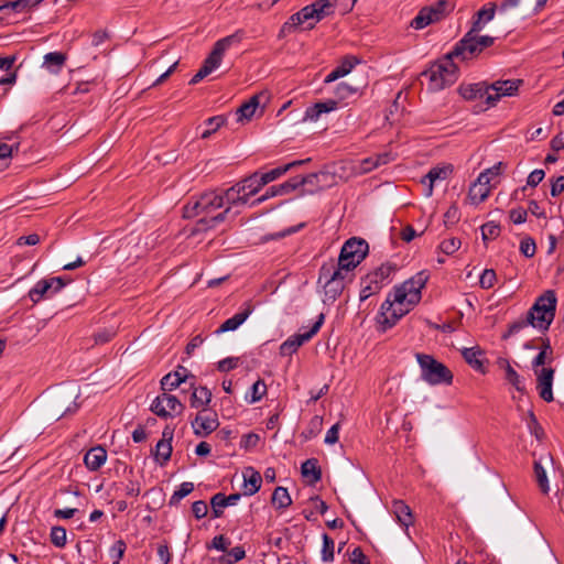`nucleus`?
I'll list each match as a JSON object with an SVG mask.
<instances>
[{
	"instance_id": "e2e57ef3",
	"label": "nucleus",
	"mask_w": 564,
	"mask_h": 564,
	"mask_svg": "<svg viewBox=\"0 0 564 564\" xmlns=\"http://www.w3.org/2000/svg\"><path fill=\"white\" fill-rule=\"evenodd\" d=\"M460 218V212L456 205H452L444 214V224L449 227L458 223Z\"/></svg>"
},
{
	"instance_id": "680f3d73",
	"label": "nucleus",
	"mask_w": 564,
	"mask_h": 564,
	"mask_svg": "<svg viewBox=\"0 0 564 564\" xmlns=\"http://www.w3.org/2000/svg\"><path fill=\"white\" fill-rule=\"evenodd\" d=\"M359 63L356 56L347 55L343 58L340 65L337 66L343 76L348 75L351 69Z\"/></svg>"
},
{
	"instance_id": "603ef678",
	"label": "nucleus",
	"mask_w": 564,
	"mask_h": 564,
	"mask_svg": "<svg viewBox=\"0 0 564 564\" xmlns=\"http://www.w3.org/2000/svg\"><path fill=\"white\" fill-rule=\"evenodd\" d=\"M462 246V241L460 239L456 238V237H452V238H448V239H444L441 243H440V250L447 254V256H451L453 253H455Z\"/></svg>"
},
{
	"instance_id": "c03bdc74",
	"label": "nucleus",
	"mask_w": 564,
	"mask_h": 564,
	"mask_svg": "<svg viewBox=\"0 0 564 564\" xmlns=\"http://www.w3.org/2000/svg\"><path fill=\"white\" fill-rule=\"evenodd\" d=\"M361 291H360V301H366L368 297H370L372 294H376L379 292L381 286L376 282L372 281V279H369V276H366L361 282Z\"/></svg>"
},
{
	"instance_id": "412c9836",
	"label": "nucleus",
	"mask_w": 564,
	"mask_h": 564,
	"mask_svg": "<svg viewBox=\"0 0 564 564\" xmlns=\"http://www.w3.org/2000/svg\"><path fill=\"white\" fill-rule=\"evenodd\" d=\"M334 180V176L328 172L312 173L303 177H299V185L306 186L307 193H315L316 191L328 187Z\"/></svg>"
},
{
	"instance_id": "6ab92c4d",
	"label": "nucleus",
	"mask_w": 564,
	"mask_h": 564,
	"mask_svg": "<svg viewBox=\"0 0 564 564\" xmlns=\"http://www.w3.org/2000/svg\"><path fill=\"white\" fill-rule=\"evenodd\" d=\"M412 307L413 306H408V304H397L394 297L391 299V295H389L381 305V314L384 317L383 324L388 325V327H392L402 316L408 314Z\"/></svg>"
},
{
	"instance_id": "f8f14e48",
	"label": "nucleus",
	"mask_w": 564,
	"mask_h": 564,
	"mask_svg": "<svg viewBox=\"0 0 564 564\" xmlns=\"http://www.w3.org/2000/svg\"><path fill=\"white\" fill-rule=\"evenodd\" d=\"M184 405L175 395L163 392L151 404V411L160 417H172L183 412Z\"/></svg>"
},
{
	"instance_id": "6e6552de",
	"label": "nucleus",
	"mask_w": 564,
	"mask_h": 564,
	"mask_svg": "<svg viewBox=\"0 0 564 564\" xmlns=\"http://www.w3.org/2000/svg\"><path fill=\"white\" fill-rule=\"evenodd\" d=\"M241 40V35L239 33H235L228 35L224 39L218 40L208 57L205 59L203 66L198 69V72L192 77L189 80L191 85H195L200 82L203 78L208 76L213 70H215L221 63L224 53L235 43H239Z\"/></svg>"
},
{
	"instance_id": "7c9ffc66",
	"label": "nucleus",
	"mask_w": 564,
	"mask_h": 564,
	"mask_svg": "<svg viewBox=\"0 0 564 564\" xmlns=\"http://www.w3.org/2000/svg\"><path fill=\"white\" fill-rule=\"evenodd\" d=\"M496 9H497V7L492 2L486 4L484 8H481L476 13V20L474 21L473 26H471L473 32H480L484 29V26L486 25V23L491 21L495 17Z\"/></svg>"
},
{
	"instance_id": "bf43d9fd",
	"label": "nucleus",
	"mask_w": 564,
	"mask_h": 564,
	"mask_svg": "<svg viewBox=\"0 0 564 564\" xmlns=\"http://www.w3.org/2000/svg\"><path fill=\"white\" fill-rule=\"evenodd\" d=\"M267 393V386L264 381L258 380L251 387L250 403L258 402Z\"/></svg>"
},
{
	"instance_id": "1a4fd4ad",
	"label": "nucleus",
	"mask_w": 564,
	"mask_h": 564,
	"mask_svg": "<svg viewBox=\"0 0 564 564\" xmlns=\"http://www.w3.org/2000/svg\"><path fill=\"white\" fill-rule=\"evenodd\" d=\"M346 272L334 262L324 263L319 269L318 283L324 282V302H334L345 288Z\"/></svg>"
},
{
	"instance_id": "c756f323",
	"label": "nucleus",
	"mask_w": 564,
	"mask_h": 564,
	"mask_svg": "<svg viewBox=\"0 0 564 564\" xmlns=\"http://www.w3.org/2000/svg\"><path fill=\"white\" fill-rule=\"evenodd\" d=\"M66 55L62 52H50L43 57V67L51 74H58L64 67Z\"/></svg>"
},
{
	"instance_id": "3c124183",
	"label": "nucleus",
	"mask_w": 564,
	"mask_h": 564,
	"mask_svg": "<svg viewBox=\"0 0 564 564\" xmlns=\"http://www.w3.org/2000/svg\"><path fill=\"white\" fill-rule=\"evenodd\" d=\"M322 538H323L322 560L324 562H333L334 561L335 542L326 533H324Z\"/></svg>"
},
{
	"instance_id": "e433bc0d",
	"label": "nucleus",
	"mask_w": 564,
	"mask_h": 564,
	"mask_svg": "<svg viewBox=\"0 0 564 564\" xmlns=\"http://www.w3.org/2000/svg\"><path fill=\"white\" fill-rule=\"evenodd\" d=\"M212 401V392L206 387L197 388L193 391L191 397V406L192 408H203L205 409Z\"/></svg>"
},
{
	"instance_id": "f3484780",
	"label": "nucleus",
	"mask_w": 564,
	"mask_h": 564,
	"mask_svg": "<svg viewBox=\"0 0 564 564\" xmlns=\"http://www.w3.org/2000/svg\"><path fill=\"white\" fill-rule=\"evenodd\" d=\"M521 83L522 80L520 79L497 80L492 83L488 86V88H490L487 95L488 107L496 106L501 97L513 96L518 91Z\"/></svg>"
},
{
	"instance_id": "0e129e2a",
	"label": "nucleus",
	"mask_w": 564,
	"mask_h": 564,
	"mask_svg": "<svg viewBox=\"0 0 564 564\" xmlns=\"http://www.w3.org/2000/svg\"><path fill=\"white\" fill-rule=\"evenodd\" d=\"M357 0H333L330 1L332 4V11L334 12V9H337L340 14H346L349 12Z\"/></svg>"
},
{
	"instance_id": "b1692460",
	"label": "nucleus",
	"mask_w": 564,
	"mask_h": 564,
	"mask_svg": "<svg viewBox=\"0 0 564 564\" xmlns=\"http://www.w3.org/2000/svg\"><path fill=\"white\" fill-rule=\"evenodd\" d=\"M462 356L464 357L465 361L476 371H479L481 373L486 372L485 368V352L480 347L475 346L470 348H463L462 349Z\"/></svg>"
},
{
	"instance_id": "423d86ee",
	"label": "nucleus",
	"mask_w": 564,
	"mask_h": 564,
	"mask_svg": "<svg viewBox=\"0 0 564 564\" xmlns=\"http://www.w3.org/2000/svg\"><path fill=\"white\" fill-rule=\"evenodd\" d=\"M422 76L429 79L430 90L438 91L453 85L457 80V66L447 54L443 61L423 72Z\"/></svg>"
},
{
	"instance_id": "c85d7f7f",
	"label": "nucleus",
	"mask_w": 564,
	"mask_h": 564,
	"mask_svg": "<svg viewBox=\"0 0 564 564\" xmlns=\"http://www.w3.org/2000/svg\"><path fill=\"white\" fill-rule=\"evenodd\" d=\"M84 462L88 469L97 470L106 462V449L101 445L90 448L86 453Z\"/></svg>"
},
{
	"instance_id": "aec40b11",
	"label": "nucleus",
	"mask_w": 564,
	"mask_h": 564,
	"mask_svg": "<svg viewBox=\"0 0 564 564\" xmlns=\"http://www.w3.org/2000/svg\"><path fill=\"white\" fill-rule=\"evenodd\" d=\"M219 426L217 415L207 414L206 409L200 411L192 422L194 434L200 437L207 436Z\"/></svg>"
},
{
	"instance_id": "9b49d317",
	"label": "nucleus",
	"mask_w": 564,
	"mask_h": 564,
	"mask_svg": "<svg viewBox=\"0 0 564 564\" xmlns=\"http://www.w3.org/2000/svg\"><path fill=\"white\" fill-rule=\"evenodd\" d=\"M368 243L364 239L350 238L341 247L336 267L346 273L355 269L367 256Z\"/></svg>"
},
{
	"instance_id": "09e8293b",
	"label": "nucleus",
	"mask_w": 564,
	"mask_h": 564,
	"mask_svg": "<svg viewBox=\"0 0 564 564\" xmlns=\"http://www.w3.org/2000/svg\"><path fill=\"white\" fill-rule=\"evenodd\" d=\"M185 382V377H177L176 375L167 373L161 380V388L163 392L172 391Z\"/></svg>"
},
{
	"instance_id": "79ce46f5",
	"label": "nucleus",
	"mask_w": 564,
	"mask_h": 564,
	"mask_svg": "<svg viewBox=\"0 0 564 564\" xmlns=\"http://www.w3.org/2000/svg\"><path fill=\"white\" fill-rule=\"evenodd\" d=\"M226 123V118L224 116H215L208 118L205 121L206 129L202 132V139H208L213 133H215L220 127Z\"/></svg>"
},
{
	"instance_id": "5701e85b",
	"label": "nucleus",
	"mask_w": 564,
	"mask_h": 564,
	"mask_svg": "<svg viewBox=\"0 0 564 564\" xmlns=\"http://www.w3.org/2000/svg\"><path fill=\"white\" fill-rule=\"evenodd\" d=\"M173 438V430L166 426L162 432V440L158 442L155 446L154 456L156 462L164 465L171 457Z\"/></svg>"
},
{
	"instance_id": "20e7f679",
	"label": "nucleus",
	"mask_w": 564,
	"mask_h": 564,
	"mask_svg": "<svg viewBox=\"0 0 564 564\" xmlns=\"http://www.w3.org/2000/svg\"><path fill=\"white\" fill-rule=\"evenodd\" d=\"M221 207H224L221 193L212 191L191 199L183 208V216L185 218H210L216 216L215 213Z\"/></svg>"
},
{
	"instance_id": "8fccbe9b",
	"label": "nucleus",
	"mask_w": 564,
	"mask_h": 564,
	"mask_svg": "<svg viewBox=\"0 0 564 564\" xmlns=\"http://www.w3.org/2000/svg\"><path fill=\"white\" fill-rule=\"evenodd\" d=\"M212 512L214 518H220L224 513V508L228 507L225 501V495L218 492L210 499Z\"/></svg>"
},
{
	"instance_id": "39448f33",
	"label": "nucleus",
	"mask_w": 564,
	"mask_h": 564,
	"mask_svg": "<svg viewBox=\"0 0 564 564\" xmlns=\"http://www.w3.org/2000/svg\"><path fill=\"white\" fill-rule=\"evenodd\" d=\"M479 32H473L470 29L465 36L455 45L448 57L471 59L478 56L485 48L491 46L495 39L488 35H478Z\"/></svg>"
},
{
	"instance_id": "9d476101",
	"label": "nucleus",
	"mask_w": 564,
	"mask_h": 564,
	"mask_svg": "<svg viewBox=\"0 0 564 564\" xmlns=\"http://www.w3.org/2000/svg\"><path fill=\"white\" fill-rule=\"evenodd\" d=\"M429 280L426 271H420L394 290V301L399 305H416L421 300V291Z\"/></svg>"
},
{
	"instance_id": "bb28decb",
	"label": "nucleus",
	"mask_w": 564,
	"mask_h": 564,
	"mask_svg": "<svg viewBox=\"0 0 564 564\" xmlns=\"http://www.w3.org/2000/svg\"><path fill=\"white\" fill-rule=\"evenodd\" d=\"M489 90L490 88L485 83L460 85L458 88L460 96L466 100L476 98H485L487 100Z\"/></svg>"
},
{
	"instance_id": "a211bd4d",
	"label": "nucleus",
	"mask_w": 564,
	"mask_h": 564,
	"mask_svg": "<svg viewBox=\"0 0 564 564\" xmlns=\"http://www.w3.org/2000/svg\"><path fill=\"white\" fill-rule=\"evenodd\" d=\"M536 377V391L539 397L545 402H552L553 395V380L555 370L552 367H542L541 370L534 372Z\"/></svg>"
},
{
	"instance_id": "5fc2aeb1",
	"label": "nucleus",
	"mask_w": 564,
	"mask_h": 564,
	"mask_svg": "<svg viewBox=\"0 0 564 564\" xmlns=\"http://www.w3.org/2000/svg\"><path fill=\"white\" fill-rule=\"evenodd\" d=\"M43 0H17L3 4L6 8H11L15 11H24L36 7Z\"/></svg>"
},
{
	"instance_id": "c9c22d12",
	"label": "nucleus",
	"mask_w": 564,
	"mask_h": 564,
	"mask_svg": "<svg viewBox=\"0 0 564 564\" xmlns=\"http://www.w3.org/2000/svg\"><path fill=\"white\" fill-rule=\"evenodd\" d=\"M500 367L505 369L506 372V380L512 384L519 392H523L525 390V387L523 384V380L520 378L518 372L512 368V366L509 364L506 359L499 360Z\"/></svg>"
},
{
	"instance_id": "f704fd0d",
	"label": "nucleus",
	"mask_w": 564,
	"mask_h": 564,
	"mask_svg": "<svg viewBox=\"0 0 564 564\" xmlns=\"http://www.w3.org/2000/svg\"><path fill=\"white\" fill-rule=\"evenodd\" d=\"M393 513L397 517L399 523L405 528H409L413 523V516L411 509L403 501L398 500L393 502Z\"/></svg>"
},
{
	"instance_id": "72a5a7b5",
	"label": "nucleus",
	"mask_w": 564,
	"mask_h": 564,
	"mask_svg": "<svg viewBox=\"0 0 564 564\" xmlns=\"http://www.w3.org/2000/svg\"><path fill=\"white\" fill-rule=\"evenodd\" d=\"M240 187V192L248 196V198L254 194H257L263 185H260L259 173L256 172L252 175L243 178L242 181L236 184Z\"/></svg>"
},
{
	"instance_id": "2f4dec72",
	"label": "nucleus",
	"mask_w": 564,
	"mask_h": 564,
	"mask_svg": "<svg viewBox=\"0 0 564 564\" xmlns=\"http://www.w3.org/2000/svg\"><path fill=\"white\" fill-rule=\"evenodd\" d=\"M305 162H306L305 160L293 161V162L288 163V164H285L283 166H279V167H275V169H273V170H271L269 172L259 174L260 185L264 186L268 183L273 182L274 180H276L280 176H282L283 174H285L288 171H290L292 167L301 165V164H303Z\"/></svg>"
},
{
	"instance_id": "f257e3e1",
	"label": "nucleus",
	"mask_w": 564,
	"mask_h": 564,
	"mask_svg": "<svg viewBox=\"0 0 564 564\" xmlns=\"http://www.w3.org/2000/svg\"><path fill=\"white\" fill-rule=\"evenodd\" d=\"M79 388L76 384L61 386L54 389L46 403V415L51 420H58L77 410L76 400L79 398Z\"/></svg>"
},
{
	"instance_id": "7ed1b4c3",
	"label": "nucleus",
	"mask_w": 564,
	"mask_h": 564,
	"mask_svg": "<svg viewBox=\"0 0 564 564\" xmlns=\"http://www.w3.org/2000/svg\"><path fill=\"white\" fill-rule=\"evenodd\" d=\"M236 184L230 188L226 189L221 193V198L224 202L225 209L218 213L216 216L210 218H199L194 228L193 234H198L203 231H207L209 229L215 228L218 224L223 223L226 216L230 213L234 206L245 205L248 202V196L240 192Z\"/></svg>"
},
{
	"instance_id": "13d9d810",
	"label": "nucleus",
	"mask_w": 564,
	"mask_h": 564,
	"mask_svg": "<svg viewBox=\"0 0 564 564\" xmlns=\"http://www.w3.org/2000/svg\"><path fill=\"white\" fill-rule=\"evenodd\" d=\"M497 281V274L492 269H485L479 279V285L482 289H490Z\"/></svg>"
},
{
	"instance_id": "2eb2a0df",
	"label": "nucleus",
	"mask_w": 564,
	"mask_h": 564,
	"mask_svg": "<svg viewBox=\"0 0 564 564\" xmlns=\"http://www.w3.org/2000/svg\"><path fill=\"white\" fill-rule=\"evenodd\" d=\"M447 2L437 1L435 4L422 8L416 17L411 21V26L415 30H422L427 25L440 21L444 17Z\"/></svg>"
},
{
	"instance_id": "ea45409f",
	"label": "nucleus",
	"mask_w": 564,
	"mask_h": 564,
	"mask_svg": "<svg viewBox=\"0 0 564 564\" xmlns=\"http://www.w3.org/2000/svg\"><path fill=\"white\" fill-rule=\"evenodd\" d=\"M489 186H481L474 183L469 188L468 198L470 199L471 204H480L489 196Z\"/></svg>"
},
{
	"instance_id": "dca6fc26",
	"label": "nucleus",
	"mask_w": 564,
	"mask_h": 564,
	"mask_svg": "<svg viewBox=\"0 0 564 564\" xmlns=\"http://www.w3.org/2000/svg\"><path fill=\"white\" fill-rule=\"evenodd\" d=\"M66 285L62 278L40 280L30 291L29 297L33 303H39L44 297H51Z\"/></svg>"
},
{
	"instance_id": "4c0bfd02",
	"label": "nucleus",
	"mask_w": 564,
	"mask_h": 564,
	"mask_svg": "<svg viewBox=\"0 0 564 564\" xmlns=\"http://www.w3.org/2000/svg\"><path fill=\"white\" fill-rule=\"evenodd\" d=\"M301 471L303 477L310 478L311 482H317L322 478V471L315 458L305 460L302 464Z\"/></svg>"
},
{
	"instance_id": "4d7b16f0",
	"label": "nucleus",
	"mask_w": 564,
	"mask_h": 564,
	"mask_svg": "<svg viewBox=\"0 0 564 564\" xmlns=\"http://www.w3.org/2000/svg\"><path fill=\"white\" fill-rule=\"evenodd\" d=\"M51 542L56 547H63L66 544V530L62 527H54L51 530Z\"/></svg>"
},
{
	"instance_id": "49530a36",
	"label": "nucleus",
	"mask_w": 564,
	"mask_h": 564,
	"mask_svg": "<svg viewBox=\"0 0 564 564\" xmlns=\"http://www.w3.org/2000/svg\"><path fill=\"white\" fill-rule=\"evenodd\" d=\"M534 475H535V479H536V482H538L541 491L544 495L549 494L550 487H549V481H547V477H546V471L543 468V466L541 465V463L538 460L534 462Z\"/></svg>"
},
{
	"instance_id": "de8ad7c7",
	"label": "nucleus",
	"mask_w": 564,
	"mask_h": 564,
	"mask_svg": "<svg viewBox=\"0 0 564 564\" xmlns=\"http://www.w3.org/2000/svg\"><path fill=\"white\" fill-rule=\"evenodd\" d=\"M392 271H393L392 265L381 264L373 272L367 274V276H369V279H372V281H376L380 286H382L383 281L390 276Z\"/></svg>"
},
{
	"instance_id": "f03ea898",
	"label": "nucleus",
	"mask_w": 564,
	"mask_h": 564,
	"mask_svg": "<svg viewBox=\"0 0 564 564\" xmlns=\"http://www.w3.org/2000/svg\"><path fill=\"white\" fill-rule=\"evenodd\" d=\"M556 303L553 290H547L540 295L527 313L531 326L542 332L547 330L555 316Z\"/></svg>"
},
{
	"instance_id": "6e6d98bb",
	"label": "nucleus",
	"mask_w": 564,
	"mask_h": 564,
	"mask_svg": "<svg viewBox=\"0 0 564 564\" xmlns=\"http://www.w3.org/2000/svg\"><path fill=\"white\" fill-rule=\"evenodd\" d=\"M323 426V417L319 415H314L310 423L307 430L303 433L306 438H312L316 436Z\"/></svg>"
},
{
	"instance_id": "69168bd1",
	"label": "nucleus",
	"mask_w": 564,
	"mask_h": 564,
	"mask_svg": "<svg viewBox=\"0 0 564 564\" xmlns=\"http://www.w3.org/2000/svg\"><path fill=\"white\" fill-rule=\"evenodd\" d=\"M260 441V436L256 433H248L241 437L240 447L246 451L254 448Z\"/></svg>"
},
{
	"instance_id": "774afa93",
	"label": "nucleus",
	"mask_w": 564,
	"mask_h": 564,
	"mask_svg": "<svg viewBox=\"0 0 564 564\" xmlns=\"http://www.w3.org/2000/svg\"><path fill=\"white\" fill-rule=\"evenodd\" d=\"M551 361L552 357L546 354V350H541L532 360V369L536 372V370H541L545 364H550Z\"/></svg>"
},
{
	"instance_id": "864d4df0",
	"label": "nucleus",
	"mask_w": 564,
	"mask_h": 564,
	"mask_svg": "<svg viewBox=\"0 0 564 564\" xmlns=\"http://www.w3.org/2000/svg\"><path fill=\"white\" fill-rule=\"evenodd\" d=\"M500 235V226L494 221L486 223L481 226L482 240L495 239Z\"/></svg>"
},
{
	"instance_id": "473e14b6",
	"label": "nucleus",
	"mask_w": 564,
	"mask_h": 564,
	"mask_svg": "<svg viewBox=\"0 0 564 564\" xmlns=\"http://www.w3.org/2000/svg\"><path fill=\"white\" fill-rule=\"evenodd\" d=\"M259 95L252 96L247 102L242 104L236 111L237 121L243 122L245 120H250L254 115L256 109L259 107Z\"/></svg>"
},
{
	"instance_id": "4be33fe9",
	"label": "nucleus",
	"mask_w": 564,
	"mask_h": 564,
	"mask_svg": "<svg viewBox=\"0 0 564 564\" xmlns=\"http://www.w3.org/2000/svg\"><path fill=\"white\" fill-rule=\"evenodd\" d=\"M453 173V165L446 164L443 166L432 167L429 173L423 177L422 183L426 184L425 196L431 197L433 195L434 184L437 181H445Z\"/></svg>"
},
{
	"instance_id": "cd10ccee",
	"label": "nucleus",
	"mask_w": 564,
	"mask_h": 564,
	"mask_svg": "<svg viewBox=\"0 0 564 564\" xmlns=\"http://www.w3.org/2000/svg\"><path fill=\"white\" fill-rule=\"evenodd\" d=\"M251 313L252 307L248 304L242 312H239L235 314L232 317L225 321L215 333L223 334L226 332L236 330L240 325L245 323V321L249 317Z\"/></svg>"
},
{
	"instance_id": "052dcab7",
	"label": "nucleus",
	"mask_w": 564,
	"mask_h": 564,
	"mask_svg": "<svg viewBox=\"0 0 564 564\" xmlns=\"http://www.w3.org/2000/svg\"><path fill=\"white\" fill-rule=\"evenodd\" d=\"M529 325H531V322H529L528 316L525 318H520L509 325L508 332L502 335V338L507 339L510 336L518 334L521 329L528 327Z\"/></svg>"
},
{
	"instance_id": "ddd939ff",
	"label": "nucleus",
	"mask_w": 564,
	"mask_h": 564,
	"mask_svg": "<svg viewBox=\"0 0 564 564\" xmlns=\"http://www.w3.org/2000/svg\"><path fill=\"white\" fill-rule=\"evenodd\" d=\"M306 30H312L317 22L333 13L330 0H316L300 10Z\"/></svg>"
},
{
	"instance_id": "a18cd8bd",
	"label": "nucleus",
	"mask_w": 564,
	"mask_h": 564,
	"mask_svg": "<svg viewBox=\"0 0 564 564\" xmlns=\"http://www.w3.org/2000/svg\"><path fill=\"white\" fill-rule=\"evenodd\" d=\"M194 490V484L189 481L182 482L180 488L174 491L170 499V506H177L183 498Z\"/></svg>"
},
{
	"instance_id": "37998d69",
	"label": "nucleus",
	"mask_w": 564,
	"mask_h": 564,
	"mask_svg": "<svg viewBox=\"0 0 564 564\" xmlns=\"http://www.w3.org/2000/svg\"><path fill=\"white\" fill-rule=\"evenodd\" d=\"M359 91V87L347 82L339 83L335 89L336 100H345Z\"/></svg>"
},
{
	"instance_id": "393cba45",
	"label": "nucleus",
	"mask_w": 564,
	"mask_h": 564,
	"mask_svg": "<svg viewBox=\"0 0 564 564\" xmlns=\"http://www.w3.org/2000/svg\"><path fill=\"white\" fill-rule=\"evenodd\" d=\"M338 108V100L327 99L325 101L316 102L305 110L304 119L310 121H317L321 115L334 111Z\"/></svg>"
},
{
	"instance_id": "58836bf2",
	"label": "nucleus",
	"mask_w": 564,
	"mask_h": 564,
	"mask_svg": "<svg viewBox=\"0 0 564 564\" xmlns=\"http://www.w3.org/2000/svg\"><path fill=\"white\" fill-rule=\"evenodd\" d=\"M271 502L276 509H285L291 506L292 499L286 488L276 487L272 494Z\"/></svg>"
},
{
	"instance_id": "0eeeda50",
	"label": "nucleus",
	"mask_w": 564,
	"mask_h": 564,
	"mask_svg": "<svg viewBox=\"0 0 564 564\" xmlns=\"http://www.w3.org/2000/svg\"><path fill=\"white\" fill-rule=\"evenodd\" d=\"M416 360L421 368V378L431 386L451 384L453 382L452 371L433 356L416 354Z\"/></svg>"
},
{
	"instance_id": "a19ab883",
	"label": "nucleus",
	"mask_w": 564,
	"mask_h": 564,
	"mask_svg": "<svg viewBox=\"0 0 564 564\" xmlns=\"http://www.w3.org/2000/svg\"><path fill=\"white\" fill-rule=\"evenodd\" d=\"M304 24H305V22L303 21V18L299 11V12L292 14L289 18V20L282 25L279 35L284 36L286 34L293 33Z\"/></svg>"
},
{
	"instance_id": "4468645a",
	"label": "nucleus",
	"mask_w": 564,
	"mask_h": 564,
	"mask_svg": "<svg viewBox=\"0 0 564 564\" xmlns=\"http://www.w3.org/2000/svg\"><path fill=\"white\" fill-rule=\"evenodd\" d=\"M324 314H319L317 321L312 325L310 330L289 337L280 346V354L282 356H291L294 354L304 343L308 341L314 335L317 334L324 323Z\"/></svg>"
},
{
	"instance_id": "338daca9",
	"label": "nucleus",
	"mask_w": 564,
	"mask_h": 564,
	"mask_svg": "<svg viewBox=\"0 0 564 564\" xmlns=\"http://www.w3.org/2000/svg\"><path fill=\"white\" fill-rule=\"evenodd\" d=\"M535 242L531 238H524L520 242V251L527 258H532L535 254Z\"/></svg>"
},
{
	"instance_id": "a878e982",
	"label": "nucleus",
	"mask_w": 564,
	"mask_h": 564,
	"mask_svg": "<svg viewBox=\"0 0 564 564\" xmlns=\"http://www.w3.org/2000/svg\"><path fill=\"white\" fill-rule=\"evenodd\" d=\"M243 494L246 496H252L259 491L262 482V477L259 471L253 467L245 469L243 474Z\"/></svg>"
}]
</instances>
